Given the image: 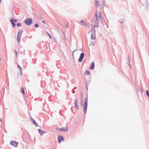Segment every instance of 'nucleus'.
<instances>
[{
  "label": "nucleus",
  "instance_id": "nucleus-1",
  "mask_svg": "<svg viewBox=\"0 0 149 149\" xmlns=\"http://www.w3.org/2000/svg\"><path fill=\"white\" fill-rule=\"evenodd\" d=\"M95 15L96 17V18L94 19L92 22L93 25L94 26H95V27H99L98 25L99 22L100 21L102 22L103 19L101 15V12L97 11Z\"/></svg>",
  "mask_w": 149,
  "mask_h": 149
},
{
  "label": "nucleus",
  "instance_id": "nucleus-2",
  "mask_svg": "<svg viewBox=\"0 0 149 149\" xmlns=\"http://www.w3.org/2000/svg\"><path fill=\"white\" fill-rule=\"evenodd\" d=\"M84 103V105H83L82 102L81 103V105L84 108V111L85 113H86V109L87 108V103L86 98L84 99L83 101Z\"/></svg>",
  "mask_w": 149,
  "mask_h": 149
},
{
  "label": "nucleus",
  "instance_id": "nucleus-3",
  "mask_svg": "<svg viewBox=\"0 0 149 149\" xmlns=\"http://www.w3.org/2000/svg\"><path fill=\"white\" fill-rule=\"evenodd\" d=\"M23 32V31H19L18 32V33L17 36V41L18 43L20 42V40L21 38V36Z\"/></svg>",
  "mask_w": 149,
  "mask_h": 149
},
{
  "label": "nucleus",
  "instance_id": "nucleus-4",
  "mask_svg": "<svg viewBox=\"0 0 149 149\" xmlns=\"http://www.w3.org/2000/svg\"><path fill=\"white\" fill-rule=\"evenodd\" d=\"M25 24L27 25H30L32 23V19L31 18H27L24 21Z\"/></svg>",
  "mask_w": 149,
  "mask_h": 149
},
{
  "label": "nucleus",
  "instance_id": "nucleus-5",
  "mask_svg": "<svg viewBox=\"0 0 149 149\" xmlns=\"http://www.w3.org/2000/svg\"><path fill=\"white\" fill-rule=\"evenodd\" d=\"M95 26H94V29H93V30H92V33L91 34V39L92 40H94L95 39V38L93 36V35L95 36Z\"/></svg>",
  "mask_w": 149,
  "mask_h": 149
},
{
  "label": "nucleus",
  "instance_id": "nucleus-6",
  "mask_svg": "<svg viewBox=\"0 0 149 149\" xmlns=\"http://www.w3.org/2000/svg\"><path fill=\"white\" fill-rule=\"evenodd\" d=\"M10 143L11 145L15 147H17L18 144V142L14 141H11Z\"/></svg>",
  "mask_w": 149,
  "mask_h": 149
},
{
  "label": "nucleus",
  "instance_id": "nucleus-7",
  "mask_svg": "<svg viewBox=\"0 0 149 149\" xmlns=\"http://www.w3.org/2000/svg\"><path fill=\"white\" fill-rule=\"evenodd\" d=\"M64 138L61 136H59L58 137V141L59 143H60L62 141H64Z\"/></svg>",
  "mask_w": 149,
  "mask_h": 149
},
{
  "label": "nucleus",
  "instance_id": "nucleus-8",
  "mask_svg": "<svg viewBox=\"0 0 149 149\" xmlns=\"http://www.w3.org/2000/svg\"><path fill=\"white\" fill-rule=\"evenodd\" d=\"M84 54L83 53H81L80 54L79 58V59L78 61L79 62H81L82 61V60L84 57Z\"/></svg>",
  "mask_w": 149,
  "mask_h": 149
},
{
  "label": "nucleus",
  "instance_id": "nucleus-9",
  "mask_svg": "<svg viewBox=\"0 0 149 149\" xmlns=\"http://www.w3.org/2000/svg\"><path fill=\"white\" fill-rule=\"evenodd\" d=\"M68 127H65L59 129V131H62L63 132H66L68 130Z\"/></svg>",
  "mask_w": 149,
  "mask_h": 149
},
{
  "label": "nucleus",
  "instance_id": "nucleus-10",
  "mask_svg": "<svg viewBox=\"0 0 149 149\" xmlns=\"http://www.w3.org/2000/svg\"><path fill=\"white\" fill-rule=\"evenodd\" d=\"M74 104L75 106V107L77 109V110H79L78 106L77 105V99H75V100Z\"/></svg>",
  "mask_w": 149,
  "mask_h": 149
},
{
  "label": "nucleus",
  "instance_id": "nucleus-11",
  "mask_svg": "<svg viewBox=\"0 0 149 149\" xmlns=\"http://www.w3.org/2000/svg\"><path fill=\"white\" fill-rule=\"evenodd\" d=\"M94 62H93L91 63V66L89 68L91 70H92L94 68Z\"/></svg>",
  "mask_w": 149,
  "mask_h": 149
},
{
  "label": "nucleus",
  "instance_id": "nucleus-12",
  "mask_svg": "<svg viewBox=\"0 0 149 149\" xmlns=\"http://www.w3.org/2000/svg\"><path fill=\"white\" fill-rule=\"evenodd\" d=\"M81 24L83 25L84 26H87V24L84 21L81 20L80 22Z\"/></svg>",
  "mask_w": 149,
  "mask_h": 149
},
{
  "label": "nucleus",
  "instance_id": "nucleus-13",
  "mask_svg": "<svg viewBox=\"0 0 149 149\" xmlns=\"http://www.w3.org/2000/svg\"><path fill=\"white\" fill-rule=\"evenodd\" d=\"M20 92L22 93L24 95L25 94V91L23 87H22L21 88Z\"/></svg>",
  "mask_w": 149,
  "mask_h": 149
},
{
  "label": "nucleus",
  "instance_id": "nucleus-14",
  "mask_svg": "<svg viewBox=\"0 0 149 149\" xmlns=\"http://www.w3.org/2000/svg\"><path fill=\"white\" fill-rule=\"evenodd\" d=\"M10 21L11 23H12L13 26L14 27L15 26L16 24L14 23L13 20L10 19Z\"/></svg>",
  "mask_w": 149,
  "mask_h": 149
},
{
  "label": "nucleus",
  "instance_id": "nucleus-15",
  "mask_svg": "<svg viewBox=\"0 0 149 149\" xmlns=\"http://www.w3.org/2000/svg\"><path fill=\"white\" fill-rule=\"evenodd\" d=\"M31 120L33 121V122L34 124L36 126H38V124L32 118L31 119Z\"/></svg>",
  "mask_w": 149,
  "mask_h": 149
},
{
  "label": "nucleus",
  "instance_id": "nucleus-16",
  "mask_svg": "<svg viewBox=\"0 0 149 149\" xmlns=\"http://www.w3.org/2000/svg\"><path fill=\"white\" fill-rule=\"evenodd\" d=\"M38 132H39V133H40V134L41 135H42V134H43L44 133V132L43 131H42L40 129H39L38 130Z\"/></svg>",
  "mask_w": 149,
  "mask_h": 149
},
{
  "label": "nucleus",
  "instance_id": "nucleus-17",
  "mask_svg": "<svg viewBox=\"0 0 149 149\" xmlns=\"http://www.w3.org/2000/svg\"><path fill=\"white\" fill-rule=\"evenodd\" d=\"M17 66L19 68L20 70V72L21 75H22V68L20 67L19 65H17Z\"/></svg>",
  "mask_w": 149,
  "mask_h": 149
},
{
  "label": "nucleus",
  "instance_id": "nucleus-18",
  "mask_svg": "<svg viewBox=\"0 0 149 149\" xmlns=\"http://www.w3.org/2000/svg\"><path fill=\"white\" fill-rule=\"evenodd\" d=\"M85 74L86 75H88L90 74V71H86Z\"/></svg>",
  "mask_w": 149,
  "mask_h": 149
},
{
  "label": "nucleus",
  "instance_id": "nucleus-19",
  "mask_svg": "<svg viewBox=\"0 0 149 149\" xmlns=\"http://www.w3.org/2000/svg\"><path fill=\"white\" fill-rule=\"evenodd\" d=\"M146 94L147 95V96L149 97V92H148V91H146Z\"/></svg>",
  "mask_w": 149,
  "mask_h": 149
},
{
  "label": "nucleus",
  "instance_id": "nucleus-20",
  "mask_svg": "<svg viewBox=\"0 0 149 149\" xmlns=\"http://www.w3.org/2000/svg\"><path fill=\"white\" fill-rule=\"evenodd\" d=\"M17 26L18 27H20L21 26V24L20 23H18L17 24Z\"/></svg>",
  "mask_w": 149,
  "mask_h": 149
},
{
  "label": "nucleus",
  "instance_id": "nucleus-21",
  "mask_svg": "<svg viewBox=\"0 0 149 149\" xmlns=\"http://www.w3.org/2000/svg\"><path fill=\"white\" fill-rule=\"evenodd\" d=\"M47 33L48 35L49 36V38H50L52 39V37L47 32Z\"/></svg>",
  "mask_w": 149,
  "mask_h": 149
},
{
  "label": "nucleus",
  "instance_id": "nucleus-22",
  "mask_svg": "<svg viewBox=\"0 0 149 149\" xmlns=\"http://www.w3.org/2000/svg\"><path fill=\"white\" fill-rule=\"evenodd\" d=\"M39 25L38 24H35V26L36 27H38Z\"/></svg>",
  "mask_w": 149,
  "mask_h": 149
},
{
  "label": "nucleus",
  "instance_id": "nucleus-23",
  "mask_svg": "<svg viewBox=\"0 0 149 149\" xmlns=\"http://www.w3.org/2000/svg\"><path fill=\"white\" fill-rule=\"evenodd\" d=\"M15 54L16 56H17L18 54V52L17 51H15Z\"/></svg>",
  "mask_w": 149,
  "mask_h": 149
},
{
  "label": "nucleus",
  "instance_id": "nucleus-24",
  "mask_svg": "<svg viewBox=\"0 0 149 149\" xmlns=\"http://www.w3.org/2000/svg\"><path fill=\"white\" fill-rule=\"evenodd\" d=\"M95 2L97 5H98V1H96Z\"/></svg>",
  "mask_w": 149,
  "mask_h": 149
},
{
  "label": "nucleus",
  "instance_id": "nucleus-25",
  "mask_svg": "<svg viewBox=\"0 0 149 149\" xmlns=\"http://www.w3.org/2000/svg\"><path fill=\"white\" fill-rule=\"evenodd\" d=\"M13 20V22L14 21L15 23L17 22V21H16L14 19V20Z\"/></svg>",
  "mask_w": 149,
  "mask_h": 149
},
{
  "label": "nucleus",
  "instance_id": "nucleus-26",
  "mask_svg": "<svg viewBox=\"0 0 149 149\" xmlns=\"http://www.w3.org/2000/svg\"><path fill=\"white\" fill-rule=\"evenodd\" d=\"M42 22L43 23H45V21H44V20H43V21H42Z\"/></svg>",
  "mask_w": 149,
  "mask_h": 149
},
{
  "label": "nucleus",
  "instance_id": "nucleus-27",
  "mask_svg": "<svg viewBox=\"0 0 149 149\" xmlns=\"http://www.w3.org/2000/svg\"><path fill=\"white\" fill-rule=\"evenodd\" d=\"M1 1H2V0H0V3H1Z\"/></svg>",
  "mask_w": 149,
  "mask_h": 149
}]
</instances>
